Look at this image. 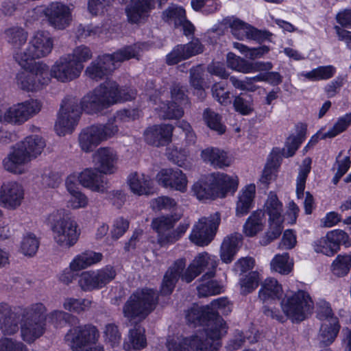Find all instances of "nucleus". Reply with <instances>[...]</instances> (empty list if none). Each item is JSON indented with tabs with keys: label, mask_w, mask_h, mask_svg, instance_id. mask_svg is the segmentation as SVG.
Returning a JSON list of instances; mask_svg holds the SVG:
<instances>
[{
	"label": "nucleus",
	"mask_w": 351,
	"mask_h": 351,
	"mask_svg": "<svg viewBox=\"0 0 351 351\" xmlns=\"http://www.w3.org/2000/svg\"><path fill=\"white\" fill-rule=\"evenodd\" d=\"M210 314V320L204 334L201 332L189 337H173L167 341L169 351H218L221 346L219 339L227 332L224 320L219 315H228L232 310V304L227 298L214 300L206 306Z\"/></svg>",
	"instance_id": "obj_1"
},
{
	"label": "nucleus",
	"mask_w": 351,
	"mask_h": 351,
	"mask_svg": "<svg viewBox=\"0 0 351 351\" xmlns=\"http://www.w3.org/2000/svg\"><path fill=\"white\" fill-rule=\"evenodd\" d=\"M112 106L106 82L86 95L79 102L75 97L67 96L62 101L55 130L59 136L72 133L78 124L82 111L96 114Z\"/></svg>",
	"instance_id": "obj_2"
},
{
	"label": "nucleus",
	"mask_w": 351,
	"mask_h": 351,
	"mask_svg": "<svg viewBox=\"0 0 351 351\" xmlns=\"http://www.w3.org/2000/svg\"><path fill=\"white\" fill-rule=\"evenodd\" d=\"M186 263L184 258H179L166 271L161 285L160 291L162 294H171L180 276L182 280L189 283L205 269H208V271L202 276L203 280L206 278H213L215 269L217 267V259L215 256L210 255L207 252H202L195 257L184 273L181 276L186 267Z\"/></svg>",
	"instance_id": "obj_3"
},
{
	"label": "nucleus",
	"mask_w": 351,
	"mask_h": 351,
	"mask_svg": "<svg viewBox=\"0 0 351 351\" xmlns=\"http://www.w3.org/2000/svg\"><path fill=\"white\" fill-rule=\"evenodd\" d=\"M145 45L144 43H138L123 47L112 54L99 56L86 67L85 73L90 79L101 80L114 71L119 63L131 58H138L140 51Z\"/></svg>",
	"instance_id": "obj_4"
},
{
	"label": "nucleus",
	"mask_w": 351,
	"mask_h": 351,
	"mask_svg": "<svg viewBox=\"0 0 351 351\" xmlns=\"http://www.w3.org/2000/svg\"><path fill=\"white\" fill-rule=\"evenodd\" d=\"M55 243L60 247L69 249L78 241L80 230L75 220L64 210H58L49 216Z\"/></svg>",
	"instance_id": "obj_5"
},
{
	"label": "nucleus",
	"mask_w": 351,
	"mask_h": 351,
	"mask_svg": "<svg viewBox=\"0 0 351 351\" xmlns=\"http://www.w3.org/2000/svg\"><path fill=\"white\" fill-rule=\"evenodd\" d=\"M158 301L156 291L152 289L136 290L128 299L123 307V313L130 320L144 319L152 312Z\"/></svg>",
	"instance_id": "obj_6"
},
{
	"label": "nucleus",
	"mask_w": 351,
	"mask_h": 351,
	"mask_svg": "<svg viewBox=\"0 0 351 351\" xmlns=\"http://www.w3.org/2000/svg\"><path fill=\"white\" fill-rule=\"evenodd\" d=\"M53 47V40L49 34L38 31L31 38L28 47L23 51L14 54L16 62L23 69H29L34 60L43 58L49 56Z\"/></svg>",
	"instance_id": "obj_7"
},
{
	"label": "nucleus",
	"mask_w": 351,
	"mask_h": 351,
	"mask_svg": "<svg viewBox=\"0 0 351 351\" xmlns=\"http://www.w3.org/2000/svg\"><path fill=\"white\" fill-rule=\"evenodd\" d=\"M42 108V102L33 98L11 106H0V122L12 125H22L38 114Z\"/></svg>",
	"instance_id": "obj_8"
},
{
	"label": "nucleus",
	"mask_w": 351,
	"mask_h": 351,
	"mask_svg": "<svg viewBox=\"0 0 351 351\" xmlns=\"http://www.w3.org/2000/svg\"><path fill=\"white\" fill-rule=\"evenodd\" d=\"M99 336L95 326L84 325L71 328L64 340L72 351H103L102 346L96 345Z\"/></svg>",
	"instance_id": "obj_9"
},
{
	"label": "nucleus",
	"mask_w": 351,
	"mask_h": 351,
	"mask_svg": "<svg viewBox=\"0 0 351 351\" xmlns=\"http://www.w3.org/2000/svg\"><path fill=\"white\" fill-rule=\"evenodd\" d=\"M16 75V86L27 92H36L49 84V66L43 62L32 64L29 69Z\"/></svg>",
	"instance_id": "obj_10"
},
{
	"label": "nucleus",
	"mask_w": 351,
	"mask_h": 351,
	"mask_svg": "<svg viewBox=\"0 0 351 351\" xmlns=\"http://www.w3.org/2000/svg\"><path fill=\"white\" fill-rule=\"evenodd\" d=\"M117 132L118 126L111 122L86 127L79 134V146L84 152H92L101 142L112 137Z\"/></svg>",
	"instance_id": "obj_11"
},
{
	"label": "nucleus",
	"mask_w": 351,
	"mask_h": 351,
	"mask_svg": "<svg viewBox=\"0 0 351 351\" xmlns=\"http://www.w3.org/2000/svg\"><path fill=\"white\" fill-rule=\"evenodd\" d=\"M280 305L286 316L298 322L306 319L313 308V303L307 292L298 291L291 295H286Z\"/></svg>",
	"instance_id": "obj_12"
},
{
	"label": "nucleus",
	"mask_w": 351,
	"mask_h": 351,
	"mask_svg": "<svg viewBox=\"0 0 351 351\" xmlns=\"http://www.w3.org/2000/svg\"><path fill=\"white\" fill-rule=\"evenodd\" d=\"M84 65L75 62L72 56L64 55L60 57L49 69V77L56 79L58 82L66 83L77 78Z\"/></svg>",
	"instance_id": "obj_13"
},
{
	"label": "nucleus",
	"mask_w": 351,
	"mask_h": 351,
	"mask_svg": "<svg viewBox=\"0 0 351 351\" xmlns=\"http://www.w3.org/2000/svg\"><path fill=\"white\" fill-rule=\"evenodd\" d=\"M116 276V271L111 266L95 271H84L80 276L78 284L84 291L100 289L111 282Z\"/></svg>",
	"instance_id": "obj_14"
},
{
	"label": "nucleus",
	"mask_w": 351,
	"mask_h": 351,
	"mask_svg": "<svg viewBox=\"0 0 351 351\" xmlns=\"http://www.w3.org/2000/svg\"><path fill=\"white\" fill-rule=\"evenodd\" d=\"M101 258V253L93 251H87L77 255L70 263L69 267L65 268L59 275V280L66 285L71 284L76 278L75 272L99 262Z\"/></svg>",
	"instance_id": "obj_15"
},
{
	"label": "nucleus",
	"mask_w": 351,
	"mask_h": 351,
	"mask_svg": "<svg viewBox=\"0 0 351 351\" xmlns=\"http://www.w3.org/2000/svg\"><path fill=\"white\" fill-rule=\"evenodd\" d=\"M220 219L218 216L202 217L193 226L190 240L197 245H208L213 239Z\"/></svg>",
	"instance_id": "obj_16"
},
{
	"label": "nucleus",
	"mask_w": 351,
	"mask_h": 351,
	"mask_svg": "<svg viewBox=\"0 0 351 351\" xmlns=\"http://www.w3.org/2000/svg\"><path fill=\"white\" fill-rule=\"evenodd\" d=\"M50 26L56 29H64L72 21L71 10L60 2H52L43 11Z\"/></svg>",
	"instance_id": "obj_17"
},
{
	"label": "nucleus",
	"mask_w": 351,
	"mask_h": 351,
	"mask_svg": "<svg viewBox=\"0 0 351 351\" xmlns=\"http://www.w3.org/2000/svg\"><path fill=\"white\" fill-rule=\"evenodd\" d=\"M24 195V189L19 182H4L0 187V205L8 210H15L21 205Z\"/></svg>",
	"instance_id": "obj_18"
},
{
	"label": "nucleus",
	"mask_w": 351,
	"mask_h": 351,
	"mask_svg": "<svg viewBox=\"0 0 351 351\" xmlns=\"http://www.w3.org/2000/svg\"><path fill=\"white\" fill-rule=\"evenodd\" d=\"M31 160L22 148L16 144L2 161L3 169L13 174L21 175L28 171V163Z\"/></svg>",
	"instance_id": "obj_19"
},
{
	"label": "nucleus",
	"mask_w": 351,
	"mask_h": 351,
	"mask_svg": "<svg viewBox=\"0 0 351 351\" xmlns=\"http://www.w3.org/2000/svg\"><path fill=\"white\" fill-rule=\"evenodd\" d=\"M157 182L166 189H171L182 193L187 189V179L179 169H162L156 175Z\"/></svg>",
	"instance_id": "obj_20"
},
{
	"label": "nucleus",
	"mask_w": 351,
	"mask_h": 351,
	"mask_svg": "<svg viewBox=\"0 0 351 351\" xmlns=\"http://www.w3.org/2000/svg\"><path fill=\"white\" fill-rule=\"evenodd\" d=\"M77 180L84 187L93 192L106 193L109 188L108 181L96 168H86L77 176Z\"/></svg>",
	"instance_id": "obj_21"
},
{
	"label": "nucleus",
	"mask_w": 351,
	"mask_h": 351,
	"mask_svg": "<svg viewBox=\"0 0 351 351\" xmlns=\"http://www.w3.org/2000/svg\"><path fill=\"white\" fill-rule=\"evenodd\" d=\"M226 21L231 29L232 35L239 40L247 38L261 41L267 39L269 36L267 32L258 30L238 19H228Z\"/></svg>",
	"instance_id": "obj_22"
},
{
	"label": "nucleus",
	"mask_w": 351,
	"mask_h": 351,
	"mask_svg": "<svg viewBox=\"0 0 351 351\" xmlns=\"http://www.w3.org/2000/svg\"><path fill=\"white\" fill-rule=\"evenodd\" d=\"M173 126L169 124L155 125L144 132L145 141L156 147L168 144L171 139Z\"/></svg>",
	"instance_id": "obj_23"
},
{
	"label": "nucleus",
	"mask_w": 351,
	"mask_h": 351,
	"mask_svg": "<svg viewBox=\"0 0 351 351\" xmlns=\"http://www.w3.org/2000/svg\"><path fill=\"white\" fill-rule=\"evenodd\" d=\"M19 312L13 311L10 305L0 303V331L4 335H12L19 330Z\"/></svg>",
	"instance_id": "obj_24"
},
{
	"label": "nucleus",
	"mask_w": 351,
	"mask_h": 351,
	"mask_svg": "<svg viewBox=\"0 0 351 351\" xmlns=\"http://www.w3.org/2000/svg\"><path fill=\"white\" fill-rule=\"evenodd\" d=\"M93 158L100 173L112 174L116 171L117 158L112 149L101 147L94 153Z\"/></svg>",
	"instance_id": "obj_25"
},
{
	"label": "nucleus",
	"mask_w": 351,
	"mask_h": 351,
	"mask_svg": "<svg viewBox=\"0 0 351 351\" xmlns=\"http://www.w3.org/2000/svg\"><path fill=\"white\" fill-rule=\"evenodd\" d=\"M209 181H211L217 197H224L229 192L234 193L238 187L237 176H230L223 173H213L209 174Z\"/></svg>",
	"instance_id": "obj_26"
},
{
	"label": "nucleus",
	"mask_w": 351,
	"mask_h": 351,
	"mask_svg": "<svg viewBox=\"0 0 351 351\" xmlns=\"http://www.w3.org/2000/svg\"><path fill=\"white\" fill-rule=\"evenodd\" d=\"M154 8V0H132L125 9L128 21L132 23H140Z\"/></svg>",
	"instance_id": "obj_27"
},
{
	"label": "nucleus",
	"mask_w": 351,
	"mask_h": 351,
	"mask_svg": "<svg viewBox=\"0 0 351 351\" xmlns=\"http://www.w3.org/2000/svg\"><path fill=\"white\" fill-rule=\"evenodd\" d=\"M256 194V186L250 184L243 187L239 193L236 202L235 213L239 217L246 215L253 208Z\"/></svg>",
	"instance_id": "obj_28"
},
{
	"label": "nucleus",
	"mask_w": 351,
	"mask_h": 351,
	"mask_svg": "<svg viewBox=\"0 0 351 351\" xmlns=\"http://www.w3.org/2000/svg\"><path fill=\"white\" fill-rule=\"evenodd\" d=\"M147 345L145 330L141 325L136 324L130 329L123 342V348L126 351H140Z\"/></svg>",
	"instance_id": "obj_29"
},
{
	"label": "nucleus",
	"mask_w": 351,
	"mask_h": 351,
	"mask_svg": "<svg viewBox=\"0 0 351 351\" xmlns=\"http://www.w3.org/2000/svg\"><path fill=\"white\" fill-rule=\"evenodd\" d=\"M180 216H162L154 219L152 221V226L154 230L158 233V242L161 245L169 244V241H162L165 237H169L171 234V229L175 223L178 221Z\"/></svg>",
	"instance_id": "obj_30"
},
{
	"label": "nucleus",
	"mask_w": 351,
	"mask_h": 351,
	"mask_svg": "<svg viewBox=\"0 0 351 351\" xmlns=\"http://www.w3.org/2000/svg\"><path fill=\"white\" fill-rule=\"evenodd\" d=\"M202 160L215 168L223 169L231 165L232 160L228 154L217 147H207L201 152Z\"/></svg>",
	"instance_id": "obj_31"
},
{
	"label": "nucleus",
	"mask_w": 351,
	"mask_h": 351,
	"mask_svg": "<svg viewBox=\"0 0 351 351\" xmlns=\"http://www.w3.org/2000/svg\"><path fill=\"white\" fill-rule=\"evenodd\" d=\"M128 184L132 192L138 195H148L152 192L153 181L149 176L143 173L134 172L128 178Z\"/></svg>",
	"instance_id": "obj_32"
},
{
	"label": "nucleus",
	"mask_w": 351,
	"mask_h": 351,
	"mask_svg": "<svg viewBox=\"0 0 351 351\" xmlns=\"http://www.w3.org/2000/svg\"><path fill=\"white\" fill-rule=\"evenodd\" d=\"M242 241V235L239 233L231 234L226 237L220 248V258L222 262L230 263L232 261Z\"/></svg>",
	"instance_id": "obj_33"
},
{
	"label": "nucleus",
	"mask_w": 351,
	"mask_h": 351,
	"mask_svg": "<svg viewBox=\"0 0 351 351\" xmlns=\"http://www.w3.org/2000/svg\"><path fill=\"white\" fill-rule=\"evenodd\" d=\"M17 145L22 148V150L30 160L40 155L46 145L44 139L36 134L27 136Z\"/></svg>",
	"instance_id": "obj_34"
},
{
	"label": "nucleus",
	"mask_w": 351,
	"mask_h": 351,
	"mask_svg": "<svg viewBox=\"0 0 351 351\" xmlns=\"http://www.w3.org/2000/svg\"><path fill=\"white\" fill-rule=\"evenodd\" d=\"M21 333L22 339L31 343L42 336L45 330V323L34 322L27 319H21Z\"/></svg>",
	"instance_id": "obj_35"
},
{
	"label": "nucleus",
	"mask_w": 351,
	"mask_h": 351,
	"mask_svg": "<svg viewBox=\"0 0 351 351\" xmlns=\"http://www.w3.org/2000/svg\"><path fill=\"white\" fill-rule=\"evenodd\" d=\"M109 92L112 105L134 99L136 95L135 90L124 87L119 88L118 84L114 81H106Z\"/></svg>",
	"instance_id": "obj_36"
},
{
	"label": "nucleus",
	"mask_w": 351,
	"mask_h": 351,
	"mask_svg": "<svg viewBox=\"0 0 351 351\" xmlns=\"http://www.w3.org/2000/svg\"><path fill=\"white\" fill-rule=\"evenodd\" d=\"M216 189L211 181H209V175L196 182L192 188L194 195L199 200L213 199L217 197Z\"/></svg>",
	"instance_id": "obj_37"
},
{
	"label": "nucleus",
	"mask_w": 351,
	"mask_h": 351,
	"mask_svg": "<svg viewBox=\"0 0 351 351\" xmlns=\"http://www.w3.org/2000/svg\"><path fill=\"white\" fill-rule=\"evenodd\" d=\"M19 319H27L29 320L45 323L46 320L47 308L42 303L32 304L26 308H18Z\"/></svg>",
	"instance_id": "obj_38"
},
{
	"label": "nucleus",
	"mask_w": 351,
	"mask_h": 351,
	"mask_svg": "<svg viewBox=\"0 0 351 351\" xmlns=\"http://www.w3.org/2000/svg\"><path fill=\"white\" fill-rule=\"evenodd\" d=\"M335 73L336 69L332 65H327L318 66L308 72H302L298 76L302 80L316 82L330 79Z\"/></svg>",
	"instance_id": "obj_39"
},
{
	"label": "nucleus",
	"mask_w": 351,
	"mask_h": 351,
	"mask_svg": "<svg viewBox=\"0 0 351 351\" xmlns=\"http://www.w3.org/2000/svg\"><path fill=\"white\" fill-rule=\"evenodd\" d=\"M340 326L337 318H332L330 323L322 325L319 334V340L322 346L331 344L337 336Z\"/></svg>",
	"instance_id": "obj_40"
},
{
	"label": "nucleus",
	"mask_w": 351,
	"mask_h": 351,
	"mask_svg": "<svg viewBox=\"0 0 351 351\" xmlns=\"http://www.w3.org/2000/svg\"><path fill=\"white\" fill-rule=\"evenodd\" d=\"M264 208L265 213L269 217V220L283 221L282 204L275 193L269 192L265 203Z\"/></svg>",
	"instance_id": "obj_41"
},
{
	"label": "nucleus",
	"mask_w": 351,
	"mask_h": 351,
	"mask_svg": "<svg viewBox=\"0 0 351 351\" xmlns=\"http://www.w3.org/2000/svg\"><path fill=\"white\" fill-rule=\"evenodd\" d=\"M264 213L258 210L254 211L243 225V232L247 237H254L261 231L264 226Z\"/></svg>",
	"instance_id": "obj_42"
},
{
	"label": "nucleus",
	"mask_w": 351,
	"mask_h": 351,
	"mask_svg": "<svg viewBox=\"0 0 351 351\" xmlns=\"http://www.w3.org/2000/svg\"><path fill=\"white\" fill-rule=\"evenodd\" d=\"M282 294V288L278 282L272 278L265 280L259 291V298L263 300L279 299Z\"/></svg>",
	"instance_id": "obj_43"
},
{
	"label": "nucleus",
	"mask_w": 351,
	"mask_h": 351,
	"mask_svg": "<svg viewBox=\"0 0 351 351\" xmlns=\"http://www.w3.org/2000/svg\"><path fill=\"white\" fill-rule=\"evenodd\" d=\"M205 306H199L193 304V306L189 309L186 314V319L189 324L194 325L202 324L206 323V328L210 320L209 313L206 312Z\"/></svg>",
	"instance_id": "obj_44"
},
{
	"label": "nucleus",
	"mask_w": 351,
	"mask_h": 351,
	"mask_svg": "<svg viewBox=\"0 0 351 351\" xmlns=\"http://www.w3.org/2000/svg\"><path fill=\"white\" fill-rule=\"evenodd\" d=\"M5 38L14 47L23 45L27 38V33L21 27L14 26L5 30Z\"/></svg>",
	"instance_id": "obj_45"
},
{
	"label": "nucleus",
	"mask_w": 351,
	"mask_h": 351,
	"mask_svg": "<svg viewBox=\"0 0 351 351\" xmlns=\"http://www.w3.org/2000/svg\"><path fill=\"white\" fill-rule=\"evenodd\" d=\"M270 265L272 270L281 274H288L291 271L293 263L289 259V254L285 252L276 254L271 260Z\"/></svg>",
	"instance_id": "obj_46"
},
{
	"label": "nucleus",
	"mask_w": 351,
	"mask_h": 351,
	"mask_svg": "<svg viewBox=\"0 0 351 351\" xmlns=\"http://www.w3.org/2000/svg\"><path fill=\"white\" fill-rule=\"evenodd\" d=\"M203 119L209 128L218 134H223L226 126L221 123V117L213 110L206 108L203 113Z\"/></svg>",
	"instance_id": "obj_47"
},
{
	"label": "nucleus",
	"mask_w": 351,
	"mask_h": 351,
	"mask_svg": "<svg viewBox=\"0 0 351 351\" xmlns=\"http://www.w3.org/2000/svg\"><path fill=\"white\" fill-rule=\"evenodd\" d=\"M92 303V301L88 299L68 298L64 300L62 306L65 310L79 314L89 310Z\"/></svg>",
	"instance_id": "obj_48"
},
{
	"label": "nucleus",
	"mask_w": 351,
	"mask_h": 351,
	"mask_svg": "<svg viewBox=\"0 0 351 351\" xmlns=\"http://www.w3.org/2000/svg\"><path fill=\"white\" fill-rule=\"evenodd\" d=\"M234 110L242 115H248L254 110V103L252 95L240 94L233 101Z\"/></svg>",
	"instance_id": "obj_49"
},
{
	"label": "nucleus",
	"mask_w": 351,
	"mask_h": 351,
	"mask_svg": "<svg viewBox=\"0 0 351 351\" xmlns=\"http://www.w3.org/2000/svg\"><path fill=\"white\" fill-rule=\"evenodd\" d=\"M203 69L201 66H197L190 69V84L196 90L197 97L202 99L206 93L203 88Z\"/></svg>",
	"instance_id": "obj_50"
},
{
	"label": "nucleus",
	"mask_w": 351,
	"mask_h": 351,
	"mask_svg": "<svg viewBox=\"0 0 351 351\" xmlns=\"http://www.w3.org/2000/svg\"><path fill=\"white\" fill-rule=\"evenodd\" d=\"M39 247V241L32 233H27L22 239L20 251L25 256H33L36 254Z\"/></svg>",
	"instance_id": "obj_51"
},
{
	"label": "nucleus",
	"mask_w": 351,
	"mask_h": 351,
	"mask_svg": "<svg viewBox=\"0 0 351 351\" xmlns=\"http://www.w3.org/2000/svg\"><path fill=\"white\" fill-rule=\"evenodd\" d=\"M351 268V254L338 255L332 265L333 274L337 276L346 275Z\"/></svg>",
	"instance_id": "obj_52"
},
{
	"label": "nucleus",
	"mask_w": 351,
	"mask_h": 351,
	"mask_svg": "<svg viewBox=\"0 0 351 351\" xmlns=\"http://www.w3.org/2000/svg\"><path fill=\"white\" fill-rule=\"evenodd\" d=\"M311 160L309 158H306L303 162L302 165L300 169V171L297 178L296 184V193L298 197L300 198L303 196L304 191L305 189L306 180L308 173L311 171Z\"/></svg>",
	"instance_id": "obj_53"
},
{
	"label": "nucleus",
	"mask_w": 351,
	"mask_h": 351,
	"mask_svg": "<svg viewBox=\"0 0 351 351\" xmlns=\"http://www.w3.org/2000/svg\"><path fill=\"white\" fill-rule=\"evenodd\" d=\"M202 283L197 287L199 296L206 297L210 295L219 294L222 291L223 287L217 281L206 278L204 280L201 278Z\"/></svg>",
	"instance_id": "obj_54"
},
{
	"label": "nucleus",
	"mask_w": 351,
	"mask_h": 351,
	"mask_svg": "<svg viewBox=\"0 0 351 351\" xmlns=\"http://www.w3.org/2000/svg\"><path fill=\"white\" fill-rule=\"evenodd\" d=\"M351 125V112L340 117L332 128L323 134L322 138H333L344 132Z\"/></svg>",
	"instance_id": "obj_55"
},
{
	"label": "nucleus",
	"mask_w": 351,
	"mask_h": 351,
	"mask_svg": "<svg viewBox=\"0 0 351 351\" xmlns=\"http://www.w3.org/2000/svg\"><path fill=\"white\" fill-rule=\"evenodd\" d=\"M306 128L301 127V130L298 132L297 136H290L286 143L285 148L283 149V155L288 158L294 155L296 150L302 143L305 136Z\"/></svg>",
	"instance_id": "obj_56"
},
{
	"label": "nucleus",
	"mask_w": 351,
	"mask_h": 351,
	"mask_svg": "<svg viewBox=\"0 0 351 351\" xmlns=\"http://www.w3.org/2000/svg\"><path fill=\"white\" fill-rule=\"evenodd\" d=\"M49 322L55 327H62L66 323H74L77 318L63 311L55 310L51 312L48 315Z\"/></svg>",
	"instance_id": "obj_57"
},
{
	"label": "nucleus",
	"mask_w": 351,
	"mask_h": 351,
	"mask_svg": "<svg viewBox=\"0 0 351 351\" xmlns=\"http://www.w3.org/2000/svg\"><path fill=\"white\" fill-rule=\"evenodd\" d=\"M182 108L177 104L162 103L160 106L159 115L165 119H178L182 117Z\"/></svg>",
	"instance_id": "obj_58"
},
{
	"label": "nucleus",
	"mask_w": 351,
	"mask_h": 351,
	"mask_svg": "<svg viewBox=\"0 0 351 351\" xmlns=\"http://www.w3.org/2000/svg\"><path fill=\"white\" fill-rule=\"evenodd\" d=\"M105 341L112 347L118 346L121 339V334L118 326L113 323L107 324L104 329Z\"/></svg>",
	"instance_id": "obj_59"
},
{
	"label": "nucleus",
	"mask_w": 351,
	"mask_h": 351,
	"mask_svg": "<svg viewBox=\"0 0 351 351\" xmlns=\"http://www.w3.org/2000/svg\"><path fill=\"white\" fill-rule=\"evenodd\" d=\"M351 165V160L349 156H343L340 152L336 158L334 167L337 166V172L333 177L332 182L334 184H337L341 177L346 174Z\"/></svg>",
	"instance_id": "obj_60"
},
{
	"label": "nucleus",
	"mask_w": 351,
	"mask_h": 351,
	"mask_svg": "<svg viewBox=\"0 0 351 351\" xmlns=\"http://www.w3.org/2000/svg\"><path fill=\"white\" fill-rule=\"evenodd\" d=\"M162 18L165 21H174L175 25L185 21L186 12L182 7L172 5L165 10L162 13Z\"/></svg>",
	"instance_id": "obj_61"
},
{
	"label": "nucleus",
	"mask_w": 351,
	"mask_h": 351,
	"mask_svg": "<svg viewBox=\"0 0 351 351\" xmlns=\"http://www.w3.org/2000/svg\"><path fill=\"white\" fill-rule=\"evenodd\" d=\"M140 116L139 110L137 109H123L117 111L112 119H110L107 123H113L119 127L118 123L122 122H128L133 121Z\"/></svg>",
	"instance_id": "obj_62"
},
{
	"label": "nucleus",
	"mask_w": 351,
	"mask_h": 351,
	"mask_svg": "<svg viewBox=\"0 0 351 351\" xmlns=\"http://www.w3.org/2000/svg\"><path fill=\"white\" fill-rule=\"evenodd\" d=\"M227 64L228 66L232 70L241 72L243 73H247L249 61L236 56L233 53H228L227 55Z\"/></svg>",
	"instance_id": "obj_63"
},
{
	"label": "nucleus",
	"mask_w": 351,
	"mask_h": 351,
	"mask_svg": "<svg viewBox=\"0 0 351 351\" xmlns=\"http://www.w3.org/2000/svg\"><path fill=\"white\" fill-rule=\"evenodd\" d=\"M0 351H28L22 342L11 338H0Z\"/></svg>",
	"instance_id": "obj_64"
}]
</instances>
